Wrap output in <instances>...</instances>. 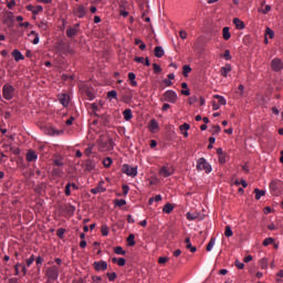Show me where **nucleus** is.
Returning <instances> with one entry per match:
<instances>
[{
  "instance_id": "nucleus-45",
  "label": "nucleus",
  "mask_w": 283,
  "mask_h": 283,
  "mask_svg": "<svg viewBox=\"0 0 283 283\" xmlns=\"http://www.w3.org/2000/svg\"><path fill=\"white\" fill-rule=\"evenodd\" d=\"M153 70L155 72V74H160V72H163V69L160 67V65L154 63L153 64Z\"/></svg>"
},
{
  "instance_id": "nucleus-24",
  "label": "nucleus",
  "mask_w": 283,
  "mask_h": 283,
  "mask_svg": "<svg viewBox=\"0 0 283 283\" xmlns=\"http://www.w3.org/2000/svg\"><path fill=\"white\" fill-rule=\"evenodd\" d=\"M29 36H34V39L32 40L33 45H39V33H36V31H31Z\"/></svg>"
},
{
  "instance_id": "nucleus-34",
  "label": "nucleus",
  "mask_w": 283,
  "mask_h": 283,
  "mask_svg": "<svg viewBox=\"0 0 283 283\" xmlns=\"http://www.w3.org/2000/svg\"><path fill=\"white\" fill-rule=\"evenodd\" d=\"M107 98H114L115 101L118 99V93L116 91H109L107 93Z\"/></svg>"
},
{
  "instance_id": "nucleus-6",
  "label": "nucleus",
  "mask_w": 283,
  "mask_h": 283,
  "mask_svg": "<svg viewBox=\"0 0 283 283\" xmlns=\"http://www.w3.org/2000/svg\"><path fill=\"white\" fill-rule=\"evenodd\" d=\"M122 171L123 174H126V176H130V178H136V176H138V167H132L128 164L123 165Z\"/></svg>"
},
{
  "instance_id": "nucleus-21",
  "label": "nucleus",
  "mask_w": 283,
  "mask_h": 283,
  "mask_svg": "<svg viewBox=\"0 0 283 283\" xmlns=\"http://www.w3.org/2000/svg\"><path fill=\"white\" fill-rule=\"evenodd\" d=\"M124 120H132L134 115L132 114V109L127 108L123 112Z\"/></svg>"
},
{
  "instance_id": "nucleus-40",
  "label": "nucleus",
  "mask_w": 283,
  "mask_h": 283,
  "mask_svg": "<svg viewBox=\"0 0 283 283\" xmlns=\"http://www.w3.org/2000/svg\"><path fill=\"white\" fill-rule=\"evenodd\" d=\"M224 235L226 238H231V235H233V230H231L230 226L226 227Z\"/></svg>"
},
{
  "instance_id": "nucleus-20",
  "label": "nucleus",
  "mask_w": 283,
  "mask_h": 283,
  "mask_svg": "<svg viewBox=\"0 0 283 283\" xmlns=\"http://www.w3.org/2000/svg\"><path fill=\"white\" fill-rule=\"evenodd\" d=\"M128 81H130L132 87H138V82H136V74L135 73H128Z\"/></svg>"
},
{
  "instance_id": "nucleus-46",
  "label": "nucleus",
  "mask_w": 283,
  "mask_h": 283,
  "mask_svg": "<svg viewBox=\"0 0 283 283\" xmlns=\"http://www.w3.org/2000/svg\"><path fill=\"white\" fill-rule=\"evenodd\" d=\"M93 150H94V146H93V145L88 146V147L84 150L85 156H87V157L92 156V151H93Z\"/></svg>"
},
{
  "instance_id": "nucleus-15",
  "label": "nucleus",
  "mask_w": 283,
  "mask_h": 283,
  "mask_svg": "<svg viewBox=\"0 0 283 283\" xmlns=\"http://www.w3.org/2000/svg\"><path fill=\"white\" fill-rule=\"evenodd\" d=\"M76 34H78V29L72 28V27L67 28L66 36H69V39H74V36H76Z\"/></svg>"
},
{
  "instance_id": "nucleus-16",
  "label": "nucleus",
  "mask_w": 283,
  "mask_h": 283,
  "mask_svg": "<svg viewBox=\"0 0 283 283\" xmlns=\"http://www.w3.org/2000/svg\"><path fill=\"white\" fill-rule=\"evenodd\" d=\"M232 67L231 64H226L223 67H221L220 72H221V76H223L224 78H227V76H229V72H231Z\"/></svg>"
},
{
  "instance_id": "nucleus-64",
  "label": "nucleus",
  "mask_w": 283,
  "mask_h": 283,
  "mask_svg": "<svg viewBox=\"0 0 283 283\" xmlns=\"http://www.w3.org/2000/svg\"><path fill=\"white\" fill-rule=\"evenodd\" d=\"M179 36H180V39H182V40L187 39V32H186V31H180V32H179Z\"/></svg>"
},
{
  "instance_id": "nucleus-32",
  "label": "nucleus",
  "mask_w": 283,
  "mask_h": 283,
  "mask_svg": "<svg viewBox=\"0 0 283 283\" xmlns=\"http://www.w3.org/2000/svg\"><path fill=\"white\" fill-rule=\"evenodd\" d=\"M114 253H116V255H126V251L123 250V247H116L114 248Z\"/></svg>"
},
{
  "instance_id": "nucleus-17",
  "label": "nucleus",
  "mask_w": 283,
  "mask_h": 283,
  "mask_svg": "<svg viewBox=\"0 0 283 283\" xmlns=\"http://www.w3.org/2000/svg\"><path fill=\"white\" fill-rule=\"evenodd\" d=\"M154 53L157 59H163L165 56V49L163 46H156Z\"/></svg>"
},
{
  "instance_id": "nucleus-63",
  "label": "nucleus",
  "mask_w": 283,
  "mask_h": 283,
  "mask_svg": "<svg viewBox=\"0 0 283 283\" xmlns=\"http://www.w3.org/2000/svg\"><path fill=\"white\" fill-rule=\"evenodd\" d=\"M164 84L166 85V87H171V85H174V82H171V80H164Z\"/></svg>"
},
{
  "instance_id": "nucleus-60",
  "label": "nucleus",
  "mask_w": 283,
  "mask_h": 283,
  "mask_svg": "<svg viewBox=\"0 0 283 283\" xmlns=\"http://www.w3.org/2000/svg\"><path fill=\"white\" fill-rule=\"evenodd\" d=\"M14 6H17V1H14V0H11V1L7 4V7L9 8V10H12V9L14 8Z\"/></svg>"
},
{
  "instance_id": "nucleus-38",
  "label": "nucleus",
  "mask_w": 283,
  "mask_h": 283,
  "mask_svg": "<svg viewBox=\"0 0 283 283\" xmlns=\"http://www.w3.org/2000/svg\"><path fill=\"white\" fill-rule=\"evenodd\" d=\"M275 243V239L273 238H266L263 241V247H269V244H274Z\"/></svg>"
},
{
  "instance_id": "nucleus-2",
  "label": "nucleus",
  "mask_w": 283,
  "mask_h": 283,
  "mask_svg": "<svg viewBox=\"0 0 283 283\" xmlns=\"http://www.w3.org/2000/svg\"><path fill=\"white\" fill-rule=\"evenodd\" d=\"M178 101V94L175 91L168 90L164 93L161 102L176 104Z\"/></svg>"
},
{
  "instance_id": "nucleus-51",
  "label": "nucleus",
  "mask_w": 283,
  "mask_h": 283,
  "mask_svg": "<svg viewBox=\"0 0 283 283\" xmlns=\"http://www.w3.org/2000/svg\"><path fill=\"white\" fill-rule=\"evenodd\" d=\"M34 254H32L29 259H27V266H32L34 264Z\"/></svg>"
},
{
  "instance_id": "nucleus-50",
  "label": "nucleus",
  "mask_w": 283,
  "mask_h": 283,
  "mask_svg": "<svg viewBox=\"0 0 283 283\" xmlns=\"http://www.w3.org/2000/svg\"><path fill=\"white\" fill-rule=\"evenodd\" d=\"M154 129H158V122L156 119L150 122V132H154Z\"/></svg>"
},
{
  "instance_id": "nucleus-43",
  "label": "nucleus",
  "mask_w": 283,
  "mask_h": 283,
  "mask_svg": "<svg viewBox=\"0 0 283 283\" xmlns=\"http://www.w3.org/2000/svg\"><path fill=\"white\" fill-rule=\"evenodd\" d=\"M72 184H67L66 186H65V191H64V193H65V196H72Z\"/></svg>"
},
{
  "instance_id": "nucleus-61",
  "label": "nucleus",
  "mask_w": 283,
  "mask_h": 283,
  "mask_svg": "<svg viewBox=\"0 0 283 283\" xmlns=\"http://www.w3.org/2000/svg\"><path fill=\"white\" fill-rule=\"evenodd\" d=\"M195 103H198V97H197V96H191V97L189 98V104H190V105H193Z\"/></svg>"
},
{
  "instance_id": "nucleus-41",
  "label": "nucleus",
  "mask_w": 283,
  "mask_h": 283,
  "mask_svg": "<svg viewBox=\"0 0 283 283\" xmlns=\"http://www.w3.org/2000/svg\"><path fill=\"white\" fill-rule=\"evenodd\" d=\"M179 129H180V132H189V129H191V125L185 123L179 126Z\"/></svg>"
},
{
  "instance_id": "nucleus-22",
  "label": "nucleus",
  "mask_w": 283,
  "mask_h": 283,
  "mask_svg": "<svg viewBox=\"0 0 283 283\" xmlns=\"http://www.w3.org/2000/svg\"><path fill=\"white\" fill-rule=\"evenodd\" d=\"M222 36L224 41H229V39H231V32L229 31V27H224L222 29Z\"/></svg>"
},
{
  "instance_id": "nucleus-25",
  "label": "nucleus",
  "mask_w": 283,
  "mask_h": 283,
  "mask_svg": "<svg viewBox=\"0 0 283 283\" xmlns=\"http://www.w3.org/2000/svg\"><path fill=\"white\" fill-rule=\"evenodd\" d=\"M132 98H134L132 93H124L122 96L123 103H126V104H128L132 101Z\"/></svg>"
},
{
  "instance_id": "nucleus-11",
  "label": "nucleus",
  "mask_w": 283,
  "mask_h": 283,
  "mask_svg": "<svg viewBox=\"0 0 283 283\" xmlns=\"http://www.w3.org/2000/svg\"><path fill=\"white\" fill-rule=\"evenodd\" d=\"M93 268L95 271H97L99 273L101 271H105L107 269V262L106 261H95L93 263Z\"/></svg>"
},
{
  "instance_id": "nucleus-42",
  "label": "nucleus",
  "mask_w": 283,
  "mask_h": 283,
  "mask_svg": "<svg viewBox=\"0 0 283 283\" xmlns=\"http://www.w3.org/2000/svg\"><path fill=\"white\" fill-rule=\"evenodd\" d=\"M53 165H55V167H63V165H64L63 158L54 159Z\"/></svg>"
},
{
  "instance_id": "nucleus-7",
  "label": "nucleus",
  "mask_w": 283,
  "mask_h": 283,
  "mask_svg": "<svg viewBox=\"0 0 283 283\" xmlns=\"http://www.w3.org/2000/svg\"><path fill=\"white\" fill-rule=\"evenodd\" d=\"M174 172L175 169L169 165H165L159 169V176L163 178H169V176H174Z\"/></svg>"
},
{
  "instance_id": "nucleus-14",
  "label": "nucleus",
  "mask_w": 283,
  "mask_h": 283,
  "mask_svg": "<svg viewBox=\"0 0 283 283\" xmlns=\"http://www.w3.org/2000/svg\"><path fill=\"white\" fill-rule=\"evenodd\" d=\"M38 158H39V156L36 155V153L34 150H29L27 153L28 163H34V160H36Z\"/></svg>"
},
{
  "instance_id": "nucleus-3",
  "label": "nucleus",
  "mask_w": 283,
  "mask_h": 283,
  "mask_svg": "<svg viewBox=\"0 0 283 283\" xmlns=\"http://www.w3.org/2000/svg\"><path fill=\"white\" fill-rule=\"evenodd\" d=\"M211 165L207 163L205 157H201L197 160V171H205L206 174H211Z\"/></svg>"
},
{
  "instance_id": "nucleus-54",
  "label": "nucleus",
  "mask_w": 283,
  "mask_h": 283,
  "mask_svg": "<svg viewBox=\"0 0 283 283\" xmlns=\"http://www.w3.org/2000/svg\"><path fill=\"white\" fill-rule=\"evenodd\" d=\"M265 34H268L270 39H273V36H275V33L273 32V30H271V28L266 29Z\"/></svg>"
},
{
  "instance_id": "nucleus-44",
  "label": "nucleus",
  "mask_w": 283,
  "mask_h": 283,
  "mask_svg": "<svg viewBox=\"0 0 283 283\" xmlns=\"http://www.w3.org/2000/svg\"><path fill=\"white\" fill-rule=\"evenodd\" d=\"M49 134H50L51 136H59L60 134H63V132L57 130V129H54V128H50V129H49Z\"/></svg>"
},
{
  "instance_id": "nucleus-8",
  "label": "nucleus",
  "mask_w": 283,
  "mask_h": 283,
  "mask_svg": "<svg viewBox=\"0 0 283 283\" xmlns=\"http://www.w3.org/2000/svg\"><path fill=\"white\" fill-rule=\"evenodd\" d=\"M73 14L77 17V19H84L87 14V9L82 4H77L73 10Z\"/></svg>"
},
{
  "instance_id": "nucleus-35",
  "label": "nucleus",
  "mask_w": 283,
  "mask_h": 283,
  "mask_svg": "<svg viewBox=\"0 0 283 283\" xmlns=\"http://www.w3.org/2000/svg\"><path fill=\"white\" fill-rule=\"evenodd\" d=\"M261 269H269V259L263 258L260 261Z\"/></svg>"
},
{
  "instance_id": "nucleus-4",
  "label": "nucleus",
  "mask_w": 283,
  "mask_h": 283,
  "mask_svg": "<svg viewBox=\"0 0 283 283\" xmlns=\"http://www.w3.org/2000/svg\"><path fill=\"white\" fill-rule=\"evenodd\" d=\"M2 96L6 101H12V98H14V86L4 84L2 87Z\"/></svg>"
},
{
  "instance_id": "nucleus-9",
  "label": "nucleus",
  "mask_w": 283,
  "mask_h": 283,
  "mask_svg": "<svg viewBox=\"0 0 283 283\" xmlns=\"http://www.w3.org/2000/svg\"><path fill=\"white\" fill-rule=\"evenodd\" d=\"M25 9L28 10V12H32V14L34 17H36V14H41V12H43V6L38 4V6H32V4H28L25 7Z\"/></svg>"
},
{
  "instance_id": "nucleus-56",
  "label": "nucleus",
  "mask_w": 283,
  "mask_h": 283,
  "mask_svg": "<svg viewBox=\"0 0 283 283\" xmlns=\"http://www.w3.org/2000/svg\"><path fill=\"white\" fill-rule=\"evenodd\" d=\"M186 216H187V220H196V218H198V216H196L191 212H188Z\"/></svg>"
},
{
  "instance_id": "nucleus-59",
  "label": "nucleus",
  "mask_w": 283,
  "mask_h": 283,
  "mask_svg": "<svg viewBox=\"0 0 283 283\" xmlns=\"http://www.w3.org/2000/svg\"><path fill=\"white\" fill-rule=\"evenodd\" d=\"M117 264H118V266H125V264H126L125 259H124V258H119V259L117 260Z\"/></svg>"
},
{
  "instance_id": "nucleus-23",
  "label": "nucleus",
  "mask_w": 283,
  "mask_h": 283,
  "mask_svg": "<svg viewBox=\"0 0 283 283\" xmlns=\"http://www.w3.org/2000/svg\"><path fill=\"white\" fill-rule=\"evenodd\" d=\"M185 242H186V249H189L191 253H196L197 249L196 247L191 245V239L186 238Z\"/></svg>"
},
{
  "instance_id": "nucleus-30",
  "label": "nucleus",
  "mask_w": 283,
  "mask_h": 283,
  "mask_svg": "<svg viewBox=\"0 0 283 283\" xmlns=\"http://www.w3.org/2000/svg\"><path fill=\"white\" fill-rule=\"evenodd\" d=\"M112 163H114V160H112V157H106L103 160V165H104V167H106V169H109V167H112Z\"/></svg>"
},
{
  "instance_id": "nucleus-37",
  "label": "nucleus",
  "mask_w": 283,
  "mask_h": 283,
  "mask_svg": "<svg viewBox=\"0 0 283 283\" xmlns=\"http://www.w3.org/2000/svg\"><path fill=\"white\" fill-rule=\"evenodd\" d=\"M258 12H261V14H269V12H271V6L266 4L264 9H259Z\"/></svg>"
},
{
  "instance_id": "nucleus-39",
  "label": "nucleus",
  "mask_w": 283,
  "mask_h": 283,
  "mask_svg": "<svg viewBox=\"0 0 283 283\" xmlns=\"http://www.w3.org/2000/svg\"><path fill=\"white\" fill-rule=\"evenodd\" d=\"M101 233H102V235H104V237L109 235V227H107V226H102Z\"/></svg>"
},
{
  "instance_id": "nucleus-53",
  "label": "nucleus",
  "mask_w": 283,
  "mask_h": 283,
  "mask_svg": "<svg viewBox=\"0 0 283 283\" xmlns=\"http://www.w3.org/2000/svg\"><path fill=\"white\" fill-rule=\"evenodd\" d=\"M158 262H159V264H166L167 262H169V258H167V256H160V258L158 259Z\"/></svg>"
},
{
  "instance_id": "nucleus-10",
  "label": "nucleus",
  "mask_w": 283,
  "mask_h": 283,
  "mask_svg": "<svg viewBox=\"0 0 283 283\" xmlns=\"http://www.w3.org/2000/svg\"><path fill=\"white\" fill-rule=\"evenodd\" d=\"M271 67L274 72H282L283 70V62L281 59L275 57L271 62Z\"/></svg>"
},
{
  "instance_id": "nucleus-47",
  "label": "nucleus",
  "mask_w": 283,
  "mask_h": 283,
  "mask_svg": "<svg viewBox=\"0 0 283 283\" xmlns=\"http://www.w3.org/2000/svg\"><path fill=\"white\" fill-rule=\"evenodd\" d=\"M190 72H191V66L184 65V71H182L184 76H188Z\"/></svg>"
},
{
  "instance_id": "nucleus-28",
  "label": "nucleus",
  "mask_w": 283,
  "mask_h": 283,
  "mask_svg": "<svg viewBox=\"0 0 283 283\" xmlns=\"http://www.w3.org/2000/svg\"><path fill=\"white\" fill-rule=\"evenodd\" d=\"M171 211H174V205L171 203H166L163 208V212L164 213H171Z\"/></svg>"
},
{
  "instance_id": "nucleus-31",
  "label": "nucleus",
  "mask_w": 283,
  "mask_h": 283,
  "mask_svg": "<svg viewBox=\"0 0 283 283\" xmlns=\"http://www.w3.org/2000/svg\"><path fill=\"white\" fill-rule=\"evenodd\" d=\"M52 175H53V176H56L57 178H61V177H63V169H61V168H54V169L52 170Z\"/></svg>"
},
{
  "instance_id": "nucleus-19",
  "label": "nucleus",
  "mask_w": 283,
  "mask_h": 283,
  "mask_svg": "<svg viewBox=\"0 0 283 283\" xmlns=\"http://www.w3.org/2000/svg\"><path fill=\"white\" fill-rule=\"evenodd\" d=\"M233 24L235 25L237 30H244V22L240 20V18H234Z\"/></svg>"
},
{
  "instance_id": "nucleus-57",
  "label": "nucleus",
  "mask_w": 283,
  "mask_h": 283,
  "mask_svg": "<svg viewBox=\"0 0 283 283\" xmlns=\"http://www.w3.org/2000/svg\"><path fill=\"white\" fill-rule=\"evenodd\" d=\"M220 125H214V126H212V133L213 134H220Z\"/></svg>"
},
{
  "instance_id": "nucleus-58",
  "label": "nucleus",
  "mask_w": 283,
  "mask_h": 283,
  "mask_svg": "<svg viewBox=\"0 0 283 283\" xmlns=\"http://www.w3.org/2000/svg\"><path fill=\"white\" fill-rule=\"evenodd\" d=\"M122 189H123L124 196H127V193H129V186L123 185Z\"/></svg>"
},
{
  "instance_id": "nucleus-62",
  "label": "nucleus",
  "mask_w": 283,
  "mask_h": 283,
  "mask_svg": "<svg viewBox=\"0 0 283 283\" xmlns=\"http://www.w3.org/2000/svg\"><path fill=\"white\" fill-rule=\"evenodd\" d=\"M219 163H220L221 165H224V163H227V158H226L224 155H219Z\"/></svg>"
},
{
  "instance_id": "nucleus-18",
  "label": "nucleus",
  "mask_w": 283,
  "mask_h": 283,
  "mask_svg": "<svg viewBox=\"0 0 283 283\" xmlns=\"http://www.w3.org/2000/svg\"><path fill=\"white\" fill-rule=\"evenodd\" d=\"M135 62L143 63L144 65H146V67H149V65H151V63L149 62V57L145 59V57L136 56Z\"/></svg>"
},
{
  "instance_id": "nucleus-13",
  "label": "nucleus",
  "mask_w": 283,
  "mask_h": 283,
  "mask_svg": "<svg viewBox=\"0 0 283 283\" xmlns=\"http://www.w3.org/2000/svg\"><path fill=\"white\" fill-rule=\"evenodd\" d=\"M11 56H13V59L17 63H19V61H23L25 59V56H23V53H21V51L17 50V49L12 51Z\"/></svg>"
},
{
  "instance_id": "nucleus-5",
  "label": "nucleus",
  "mask_w": 283,
  "mask_h": 283,
  "mask_svg": "<svg viewBox=\"0 0 283 283\" xmlns=\"http://www.w3.org/2000/svg\"><path fill=\"white\" fill-rule=\"evenodd\" d=\"M59 272H60V269L56 265L48 268L45 275L46 277H49V282L50 280H52L53 282H56V280H59Z\"/></svg>"
},
{
  "instance_id": "nucleus-33",
  "label": "nucleus",
  "mask_w": 283,
  "mask_h": 283,
  "mask_svg": "<svg viewBox=\"0 0 283 283\" xmlns=\"http://www.w3.org/2000/svg\"><path fill=\"white\" fill-rule=\"evenodd\" d=\"M213 98H218L219 99V105H227V98H224V96H222V95H213Z\"/></svg>"
},
{
  "instance_id": "nucleus-48",
  "label": "nucleus",
  "mask_w": 283,
  "mask_h": 283,
  "mask_svg": "<svg viewBox=\"0 0 283 283\" xmlns=\"http://www.w3.org/2000/svg\"><path fill=\"white\" fill-rule=\"evenodd\" d=\"M106 277H108L109 282H114V280L117 277L116 272L106 273Z\"/></svg>"
},
{
  "instance_id": "nucleus-29",
  "label": "nucleus",
  "mask_w": 283,
  "mask_h": 283,
  "mask_svg": "<svg viewBox=\"0 0 283 283\" xmlns=\"http://www.w3.org/2000/svg\"><path fill=\"white\" fill-rule=\"evenodd\" d=\"M213 247H216V238H211L209 243L207 244V248L206 250L209 252V251H212L213 250Z\"/></svg>"
},
{
  "instance_id": "nucleus-52",
  "label": "nucleus",
  "mask_w": 283,
  "mask_h": 283,
  "mask_svg": "<svg viewBox=\"0 0 283 283\" xmlns=\"http://www.w3.org/2000/svg\"><path fill=\"white\" fill-rule=\"evenodd\" d=\"M223 59H226V61H231V51L226 50L223 53Z\"/></svg>"
},
{
  "instance_id": "nucleus-1",
  "label": "nucleus",
  "mask_w": 283,
  "mask_h": 283,
  "mask_svg": "<svg viewBox=\"0 0 283 283\" xmlns=\"http://www.w3.org/2000/svg\"><path fill=\"white\" fill-rule=\"evenodd\" d=\"M99 151H112L114 149V140L109 137L101 136L97 140Z\"/></svg>"
},
{
  "instance_id": "nucleus-26",
  "label": "nucleus",
  "mask_w": 283,
  "mask_h": 283,
  "mask_svg": "<svg viewBox=\"0 0 283 283\" xmlns=\"http://www.w3.org/2000/svg\"><path fill=\"white\" fill-rule=\"evenodd\" d=\"M254 193H255V200H260V198H262V196H266V191L260 190L258 188L254 189Z\"/></svg>"
},
{
  "instance_id": "nucleus-49",
  "label": "nucleus",
  "mask_w": 283,
  "mask_h": 283,
  "mask_svg": "<svg viewBox=\"0 0 283 283\" xmlns=\"http://www.w3.org/2000/svg\"><path fill=\"white\" fill-rule=\"evenodd\" d=\"M56 235L57 238L63 239V237L65 235V229L63 228L57 229Z\"/></svg>"
},
{
  "instance_id": "nucleus-55",
  "label": "nucleus",
  "mask_w": 283,
  "mask_h": 283,
  "mask_svg": "<svg viewBox=\"0 0 283 283\" xmlns=\"http://www.w3.org/2000/svg\"><path fill=\"white\" fill-rule=\"evenodd\" d=\"M174 258H180V255H182V250L177 249L172 252Z\"/></svg>"
},
{
  "instance_id": "nucleus-27",
  "label": "nucleus",
  "mask_w": 283,
  "mask_h": 283,
  "mask_svg": "<svg viewBox=\"0 0 283 283\" xmlns=\"http://www.w3.org/2000/svg\"><path fill=\"white\" fill-rule=\"evenodd\" d=\"M136 235L129 234L127 237L128 247H135L136 245Z\"/></svg>"
},
{
  "instance_id": "nucleus-12",
  "label": "nucleus",
  "mask_w": 283,
  "mask_h": 283,
  "mask_svg": "<svg viewBox=\"0 0 283 283\" xmlns=\"http://www.w3.org/2000/svg\"><path fill=\"white\" fill-rule=\"evenodd\" d=\"M57 101H60V103H61V105H63V107H67V105H70V95L60 94V95H57Z\"/></svg>"
},
{
  "instance_id": "nucleus-36",
  "label": "nucleus",
  "mask_w": 283,
  "mask_h": 283,
  "mask_svg": "<svg viewBox=\"0 0 283 283\" xmlns=\"http://www.w3.org/2000/svg\"><path fill=\"white\" fill-rule=\"evenodd\" d=\"M125 205H127V201L125 199L115 200V207H125Z\"/></svg>"
}]
</instances>
